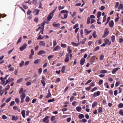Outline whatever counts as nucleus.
<instances>
[{"label":"nucleus","instance_id":"obj_1","mask_svg":"<svg viewBox=\"0 0 123 123\" xmlns=\"http://www.w3.org/2000/svg\"><path fill=\"white\" fill-rule=\"evenodd\" d=\"M41 25L40 27H39L36 30L37 31H38L39 30L41 29L40 31L39 34H40L41 32V34H43V30L44 28V25H45V23H42L41 24Z\"/></svg>","mask_w":123,"mask_h":123},{"label":"nucleus","instance_id":"obj_2","mask_svg":"<svg viewBox=\"0 0 123 123\" xmlns=\"http://www.w3.org/2000/svg\"><path fill=\"white\" fill-rule=\"evenodd\" d=\"M49 117L46 116L43 119V122L44 123H49Z\"/></svg>","mask_w":123,"mask_h":123},{"label":"nucleus","instance_id":"obj_3","mask_svg":"<svg viewBox=\"0 0 123 123\" xmlns=\"http://www.w3.org/2000/svg\"><path fill=\"white\" fill-rule=\"evenodd\" d=\"M27 44L26 43H24L23 45L21 46L20 48V50L21 51H23L25 49L27 46Z\"/></svg>","mask_w":123,"mask_h":123},{"label":"nucleus","instance_id":"obj_4","mask_svg":"<svg viewBox=\"0 0 123 123\" xmlns=\"http://www.w3.org/2000/svg\"><path fill=\"white\" fill-rule=\"evenodd\" d=\"M54 14L50 12L49 14V15L47 18V20L50 21L52 18Z\"/></svg>","mask_w":123,"mask_h":123},{"label":"nucleus","instance_id":"obj_5","mask_svg":"<svg viewBox=\"0 0 123 123\" xmlns=\"http://www.w3.org/2000/svg\"><path fill=\"white\" fill-rule=\"evenodd\" d=\"M100 94V92L99 91H98L96 92H95L93 94V97H95L96 96H98Z\"/></svg>","mask_w":123,"mask_h":123},{"label":"nucleus","instance_id":"obj_6","mask_svg":"<svg viewBox=\"0 0 123 123\" xmlns=\"http://www.w3.org/2000/svg\"><path fill=\"white\" fill-rule=\"evenodd\" d=\"M105 43L106 44H108V45H110L111 43V41H109L108 39H106L105 40Z\"/></svg>","mask_w":123,"mask_h":123},{"label":"nucleus","instance_id":"obj_7","mask_svg":"<svg viewBox=\"0 0 123 123\" xmlns=\"http://www.w3.org/2000/svg\"><path fill=\"white\" fill-rule=\"evenodd\" d=\"M109 26L111 28L114 25V22L113 20H111L109 23Z\"/></svg>","mask_w":123,"mask_h":123},{"label":"nucleus","instance_id":"obj_8","mask_svg":"<svg viewBox=\"0 0 123 123\" xmlns=\"http://www.w3.org/2000/svg\"><path fill=\"white\" fill-rule=\"evenodd\" d=\"M56 23L55 22L53 24V26L55 28L58 27V28H59L60 24L59 23H57V24H55Z\"/></svg>","mask_w":123,"mask_h":123},{"label":"nucleus","instance_id":"obj_9","mask_svg":"<svg viewBox=\"0 0 123 123\" xmlns=\"http://www.w3.org/2000/svg\"><path fill=\"white\" fill-rule=\"evenodd\" d=\"M45 43L44 42V41H41L39 43V45L40 46H44L45 45Z\"/></svg>","mask_w":123,"mask_h":123},{"label":"nucleus","instance_id":"obj_10","mask_svg":"<svg viewBox=\"0 0 123 123\" xmlns=\"http://www.w3.org/2000/svg\"><path fill=\"white\" fill-rule=\"evenodd\" d=\"M46 52L43 50H41L39 51L38 53L37 54L38 55H41L45 54Z\"/></svg>","mask_w":123,"mask_h":123},{"label":"nucleus","instance_id":"obj_11","mask_svg":"<svg viewBox=\"0 0 123 123\" xmlns=\"http://www.w3.org/2000/svg\"><path fill=\"white\" fill-rule=\"evenodd\" d=\"M85 61V58H82L80 60V64L81 65H83Z\"/></svg>","mask_w":123,"mask_h":123},{"label":"nucleus","instance_id":"obj_12","mask_svg":"<svg viewBox=\"0 0 123 123\" xmlns=\"http://www.w3.org/2000/svg\"><path fill=\"white\" fill-rule=\"evenodd\" d=\"M12 119L13 121H16L18 119V117L17 116H15L13 115L12 116Z\"/></svg>","mask_w":123,"mask_h":123},{"label":"nucleus","instance_id":"obj_13","mask_svg":"<svg viewBox=\"0 0 123 123\" xmlns=\"http://www.w3.org/2000/svg\"><path fill=\"white\" fill-rule=\"evenodd\" d=\"M120 68H114L112 70V73L113 74H114L117 71V70L120 69Z\"/></svg>","mask_w":123,"mask_h":123},{"label":"nucleus","instance_id":"obj_14","mask_svg":"<svg viewBox=\"0 0 123 123\" xmlns=\"http://www.w3.org/2000/svg\"><path fill=\"white\" fill-rule=\"evenodd\" d=\"M92 31V30L88 31V30L86 29H85L84 30V31L86 33V35H87L90 33Z\"/></svg>","mask_w":123,"mask_h":123},{"label":"nucleus","instance_id":"obj_15","mask_svg":"<svg viewBox=\"0 0 123 123\" xmlns=\"http://www.w3.org/2000/svg\"><path fill=\"white\" fill-rule=\"evenodd\" d=\"M40 12V10L38 9H35L34 10V11H33V13L35 12H36V13H35V15H37Z\"/></svg>","mask_w":123,"mask_h":123},{"label":"nucleus","instance_id":"obj_16","mask_svg":"<svg viewBox=\"0 0 123 123\" xmlns=\"http://www.w3.org/2000/svg\"><path fill=\"white\" fill-rule=\"evenodd\" d=\"M0 79L2 82L1 84L2 85H4L6 83L5 80L4 79L3 80V77H0Z\"/></svg>","mask_w":123,"mask_h":123},{"label":"nucleus","instance_id":"obj_17","mask_svg":"<svg viewBox=\"0 0 123 123\" xmlns=\"http://www.w3.org/2000/svg\"><path fill=\"white\" fill-rule=\"evenodd\" d=\"M108 28H106L105 30L104 34L107 35L109 33V31H108Z\"/></svg>","mask_w":123,"mask_h":123},{"label":"nucleus","instance_id":"obj_18","mask_svg":"<svg viewBox=\"0 0 123 123\" xmlns=\"http://www.w3.org/2000/svg\"><path fill=\"white\" fill-rule=\"evenodd\" d=\"M84 115L83 114H80L79 115L78 117L79 119H81L84 117Z\"/></svg>","mask_w":123,"mask_h":123},{"label":"nucleus","instance_id":"obj_19","mask_svg":"<svg viewBox=\"0 0 123 123\" xmlns=\"http://www.w3.org/2000/svg\"><path fill=\"white\" fill-rule=\"evenodd\" d=\"M21 114L22 115L23 117L24 118L25 117V110H23L21 112Z\"/></svg>","mask_w":123,"mask_h":123},{"label":"nucleus","instance_id":"obj_20","mask_svg":"<svg viewBox=\"0 0 123 123\" xmlns=\"http://www.w3.org/2000/svg\"><path fill=\"white\" fill-rule=\"evenodd\" d=\"M20 97L21 98V99H24L25 97V93H22L21 94Z\"/></svg>","mask_w":123,"mask_h":123},{"label":"nucleus","instance_id":"obj_21","mask_svg":"<svg viewBox=\"0 0 123 123\" xmlns=\"http://www.w3.org/2000/svg\"><path fill=\"white\" fill-rule=\"evenodd\" d=\"M60 46L57 45L56 47H55L54 49H53V50L54 51H55L57 50H58L60 49Z\"/></svg>","mask_w":123,"mask_h":123},{"label":"nucleus","instance_id":"obj_22","mask_svg":"<svg viewBox=\"0 0 123 123\" xmlns=\"http://www.w3.org/2000/svg\"><path fill=\"white\" fill-rule=\"evenodd\" d=\"M76 109L78 112L82 110V108L81 107L77 106L76 108Z\"/></svg>","mask_w":123,"mask_h":123},{"label":"nucleus","instance_id":"obj_23","mask_svg":"<svg viewBox=\"0 0 123 123\" xmlns=\"http://www.w3.org/2000/svg\"><path fill=\"white\" fill-rule=\"evenodd\" d=\"M24 61H22L20 63L19 66L20 67H22L24 65Z\"/></svg>","mask_w":123,"mask_h":123},{"label":"nucleus","instance_id":"obj_24","mask_svg":"<svg viewBox=\"0 0 123 123\" xmlns=\"http://www.w3.org/2000/svg\"><path fill=\"white\" fill-rule=\"evenodd\" d=\"M23 78H21L18 79L17 81V83H19L20 82L22 81L23 80Z\"/></svg>","mask_w":123,"mask_h":123},{"label":"nucleus","instance_id":"obj_25","mask_svg":"<svg viewBox=\"0 0 123 123\" xmlns=\"http://www.w3.org/2000/svg\"><path fill=\"white\" fill-rule=\"evenodd\" d=\"M65 68L66 66L64 65L62 67L61 71L63 73H64Z\"/></svg>","mask_w":123,"mask_h":123},{"label":"nucleus","instance_id":"obj_26","mask_svg":"<svg viewBox=\"0 0 123 123\" xmlns=\"http://www.w3.org/2000/svg\"><path fill=\"white\" fill-rule=\"evenodd\" d=\"M71 44L74 46H77L79 45V43H76L74 42H72L71 43Z\"/></svg>","mask_w":123,"mask_h":123},{"label":"nucleus","instance_id":"obj_27","mask_svg":"<svg viewBox=\"0 0 123 123\" xmlns=\"http://www.w3.org/2000/svg\"><path fill=\"white\" fill-rule=\"evenodd\" d=\"M92 36L93 37L95 38L97 37V35H96V32L95 31H94L93 33L92 34Z\"/></svg>","mask_w":123,"mask_h":123},{"label":"nucleus","instance_id":"obj_28","mask_svg":"<svg viewBox=\"0 0 123 123\" xmlns=\"http://www.w3.org/2000/svg\"><path fill=\"white\" fill-rule=\"evenodd\" d=\"M101 15V12L100 11L98 12L97 14V17L98 18H99Z\"/></svg>","mask_w":123,"mask_h":123},{"label":"nucleus","instance_id":"obj_29","mask_svg":"<svg viewBox=\"0 0 123 123\" xmlns=\"http://www.w3.org/2000/svg\"><path fill=\"white\" fill-rule=\"evenodd\" d=\"M10 81V78H9L8 80H6V83L4 85V86H5L7 83L9 82Z\"/></svg>","mask_w":123,"mask_h":123},{"label":"nucleus","instance_id":"obj_30","mask_svg":"<svg viewBox=\"0 0 123 123\" xmlns=\"http://www.w3.org/2000/svg\"><path fill=\"white\" fill-rule=\"evenodd\" d=\"M40 61V59H37L34 61V63L35 64H37Z\"/></svg>","mask_w":123,"mask_h":123},{"label":"nucleus","instance_id":"obj_31","mask_svg":"<svg viewBox=\"0 0 123 123\" xmlns=\"http://www.w3.org/2000/svg\"><path fill=\"white\" fill-rule=\"evenodd\" d=\"M99 46H97L95 47L93 50L94 52L96 51L97 50H99Z\"/></svg>","mask_w":123,"mask_h":123},{"label":"nucleus","instance_id":"obj_32","mask_svg":"<svg viewBox=\"0 0 123 123\" xmlns=\"http://www.w3.org/2000/svg\"><path fill=\"white\" fill-rule=\"evenodd\" d=\"M111 39L112 41L113 42H114L115 40V37L114 36H112L111 37Z\"/></svg>","mask_w":123,"mask_h":123},{"label":"nucleus","instance_id":"obj_33","mask_svg":"<svg viewBox=\"0 0 123 123\" xmlns=\"http://www.w3.org/2000/svg\"><path fill=\"white\" fill-rule=\"evenodd\" d=\"M68 15V14L67 13H66L65 14H64V18L63 17H61V18L62 19H65L67 18Z\"/></svg>","mask_w":123,"mask_h":123},{"label":"nucleus","instance_id":"obj_34","mask_svg":"<svg viewBox=\"0 0 123 123\" xmlns=\"http://www.w3.org/2000/svg\"><path fill=\"white\" fill-rule=\"evenodd\" d=\"M68 11L66 10H63L61 12V13H68Z\"/></svg>","mask_w":123,"mask_h":123},{"label":"nucleus","instance_id":"obj_35","mask_svg":"<svg viewBox=\"0 0 123 123\" xmlns=\"http://www.w3.org/2000/svg\"><path fill=\"white\" fill-rule=\"evenodd\" d=\"M31 84V80H30L29 81H28L26 83V85L27 86H29Z\"/></svg>","mask_w":123,"mask_h":123},{"label":"nucleus","instance_id":"obj_36","mask_svg":"<svg viewBox=\"0 0 123 123\" xmlns=\"http://www.w3.org/2000/svg\"><path fill=\"white\" fill-rule=\"evenodd\" d=\"M107 72V71L105 70H103L101 71L100 73L101 74H105Z\"/></svg>","mask_w":123,"mask_h":123},{"label":"nucleus","instance_id":"obj_37","mask_svg":"<svg viewBox=\"0 0 123 123\" xmlns=\"http://www.w3.org/2000/svg\"><path fill=\"white\" fill-rule=\"evenodd\" d=\"M69 60V57H66V58L64 60L65 62H68Z\"/></svg>","mask_w":123,"mask_h":123},{"label":"nucleus","instance_id":"obj_38","mask_svg":"<svg viewBox=\"0 0 123 123\" xmlns=\"http://www.w3.org/2000/svg\"><path fill=\"white\" fill-rule=\"evenodd\" d=\"M51 93L50 92H49V93L46 96V97L47 98H48L49 97H51Z\"/></svg>","mask_w":123,"mask_h":123},{"label":"nucleus","instance_id":"obj_39","mask_svg":"<svg viewBox=\"0 0 123 123\" xmlns=\"http://www.w3.org/2000/svg\"><path fill=\"white\" fill-rule=\"evenodd\" d=\"M104 58V56L102 54L100 56L99 59L100 60H102Z\"/></svg>","mask_w":123,"mask_h":123},{"label":"nucleus","instance_id":"obj_40","mask_svg":"<svg viewBox=\"0 0 123 123\" xmlns=\"http://www.w3.org/2000/svg\"><path fill=\"white\" fill-rule=\"evenodd\" d=\"M80 35L81 37H82L83 38H84V37L83 36V30L82 29H81L80 31Z\"/></svg>","mask_w":123,"mask_h":123},{"label":"nucleus","instance_id":"obj_41","mask_svg":"<svg viewBox=\"0 0 123 123\" xmlns=\"http://www.w3.org/2000/svg\"><path fill=\"white\" fill-rule=\"evenodd\" d=\"M90 18L89 17H88L87 21V24H89L90 23Z\"/></svg>","mask_w":123,"mask_h":123},{"label":"nucleus","instance_id":"obj_42","mask_svg":"<svg viewBox=\"0 0 123 123\" xmlns=\"http://www.w3.org/2000/svg\"><path fill=\"white\" fill-rule=\"evenodd\" d=\"M110 17H108L107 19V22H106V23H105V25H106L108 23L109 21L110 20Z\"/></svg>","mask_w":123,"mask_h":123},{"label":"nucleus","instance_id":"obj_43","mask_svg":"<svg viewBox=\"0 0 123 123\" xmlns=\"http://www.w3.org/2000/svg\"><path fill=\"white\" fill-rule=\"evenodd\" d=\"M22 39V37H20V38L18 39L17 42V44H18L21 41V40Z\"/></svg>","mask_w":123,"mask_h":123},{"label":"nucleus","instance_id":"obj_44","mask_svg":"<svg viewBox=\"0 0 123 123\" xmlns=\"http://www.w3.org/2000/svg\"><path fill=\"white\" fill-rule=\"evenodd\" d=\"M118 106L120 108H122L123 107V104L122 103H120L119 104Z\"/></svg>","mask_w":123,"mask_h":123},{"label":"nucleus","instance_id":"obj_45","mask_svg":"<svg viewBox=\"0 0 123 123\" xmlns=\"http://www.w3.org/2000/svg\"><path fill=\"white\" fill-rule=\"evenodd\" d=\"M97 104V102H94L92 105V107L93 108L96 106Z\"/></svg>","mask_w":123,"mask_h":123},{"label":"nucleus","instance_id":"obj_46","mask_svg":"<svg viewBox=\"0 0 123 123\" xmlns=\"http://www.w3.org/2000/svg\"><path fill=\"white\" fill-rule=\"evenodd\" d=\"M53 47H55V46H56L57 44V43L56 42V40H55L53 41Z\"/></svg>","mask_w":123,"mask_h":123},{"label":"nucleus","instance_id":"obj_47","mask_svg":"<svg viewBox=\"0 0 123 123\" xmlns=\"http://www.w3.org/2000/svg\"><path fill=\"white\" fill-rule=\"evenodd\" d=\"M26 101V102H28L30 101V98L29 97L27 96L26 97L25 99Z\"/></svg>","mask_w":123,"mask_h":123},{"label":"nucleus","instance_id":"obj_48","mask_svg":"<svg viewBox=\"0 0 123 123\" xmlns=\"http://www.w3.org/2000/svg\"><path fill=\"white\" fill-rule=\"evenodd\" d=\"M102 109L101 107H99L98 108V111L99 112L101 113L102 112Z\"/></svg>","mask_w":123,"mask_h":123},{"label":"nucleus","instance_id":"obj_49","mask_svg":"<svg viewBox=\"0 0 123 123\" xmlns=\"http://www.w3.org/2000/svg\"><path fill=\"white\" fill-rule=\"evenodd\" d=\"M61 46L63 48H66V45L65 44L61 43Z\"/></svg>","mask_w":123,"mask_h":123},{"label":"nucleus","instance_id":"obj_50","mask_svg":"<svg viewBox=\"0 0 123 123\" xmlns=\"http://www.w3.org/2000/svg\"><path fill=\"white\" fill-rule=\"evenodd\" d=\"M81 121L83 123H86L87 121V120L85 119H83L82 120H80V122H81Z\"/></svg>","mask_w":123,"mask_h":123},{"label":"nucleus","instance_id":"obj_51","mask_svg":"<svg viewBox=\"0 0 123 123\" xmlns=\"http://www.w3.org/2000/svg\"><path fill=\"white\" fill-rule=\"evenodd\" d=\"M60 81V79L59 78H57L56 80L55 81V83L58 82Z\"/></svg>","mask_w":123,"mask_h":123},{"label":"nucleus","instance_id":"obj_52","mask_svg":"<svg viewBox=\"0 0 123 123\" xmlns=\"http://www.w3.org/2000/svg\"><path fill=\"white\" fill-rule=\"evenodd\" d=\"M30 63V61H27L25 62V65L26 66H27Z\"/></svg>","mask_w":123,"mask_h":123},{"label":"nucleus","instance_id":"obj_53","mask_svg":"<svg viewBox=\"0 0 123 123\" xmlns=\"http://www.w3.org/2000/svg\"><path fill=\"white\" fill-rule=\"evenodd\" d=\"M41 82L42 83V84H43L44 86H45V85L46 83L45 82V81L44 80H41Z\"/></svg>","mask_w":123,"mask_h":123},{"label":"nucleus","instance_id":"obj_54","mask_svg":"<svg viewBox=\"0 0 123 123\" xmlns=\"http://www.w3.org/2000/svg\"><path fill=\"white\" fill-rule=\"evenodd\" d=\"M42 72V69L41 68H39L38 70V72L40 74H41Z\"/></svg>","mask_w":123,"mask_h":123},{"label":"nucleus","instance_id":"obj_55","mask_svg":"<svg viewBox=\"0 0 123 123\" xmlns=\"http://www.w3.org/2000/svg\"><path fill=\"white\" fill-rule=\"evenodd\" d=\"M37 3V0H32V3L35 5H36Z\"/></svg>","mask_w":123,"mask_h":123},{"label":"nucleus","instance_id":"obj_56","mask_svg":"<svg viewBox=\"0 0 123 123\" xmlns=\"http://www.w3.org/2000/svg\"><path fill=\"white\" fill-rule=\"evenodd\" d=\"M15 101L16 102L17 104L19 102V100L18 98H16L15 99Z\"/></svg>","mask_w":123,"mask_h":123},{"label":"nucleus","instance_id":"obj_57","mask_svg":"<svg viewBox=\"0 0 123 123\" xmlns=\"http://www.w3.org/2000/svg\"><path fill=\"white\" fill-rule=\"evenodd\" d=\"M119 113L120 115L123 116V111L122 110H120L119 111Z\"/></svg>","mask_w":123,"mask_h":123},{"label":"nucleus","instance_id":"obj_58","mask_svg":"<svg viewBox=\"0 0 123 123\" xmlns=\"http://www.w3.org/2000/svg\"><path fill=\"white\" fill-rule=\"evenodd\" d=\"M120 82L119 81H118L116 83V84H115V86L116 87H117L118 86L119 84H120Z\"/></svg>","mask_w":123,"mask_h":123},{"label":"nucleus","instance_id":"obj_59","mask_svg":"<svg viewBox=\"0 0 123 123\" xmlns=\"http://www.w3.org/2000/svg\"><path fill=\"white\" fill-rule=\"evenodd\" d=\"M11 99V98L10 97L8 98L6 100V103H8L9 102V101Z\"/></svg>","mask_w":123,"mask_h":123},{"label":"nucleus","instance_id":"obj_60","mask_svg":"<svg viewBox=\"0 0 123 123\" xmlns=\"http://www.w3.org/2000/svg\"><path fill=\"white\" fill-rule=\"evenodd\" d=\"M106 20V15H105L103 18V22H105Z\"/></svg>","mask_w":123,"mask_h":123},{"label":"nucleus","instance_id":"obj_61","mask_svg":"<svg viewBox=\"0 0 123 123\" xmlns=\"http://www.w3.org/2000/svg\"><path fill=\"white\" fill-rule=\"evenodd\" d=\"M55 100L54 98H53L52 99H49L48 100V102H53Z\"/></svg>","mask_w":123,"mask_h":123},{"label":"nucleus","instance_id":"obj_62","mask_svg":"<svg viewBox=\"0 0 123 123\" xmlns=\"http://www.w3.org/2000/svg\"><path fill=\"white\" fill-rule=\"evenodd\" d=\"M119 8H120L121 9H123V5L121 4H120L119 6L118 7Z\"/></svg>","mask_w":123,"mask_h":123},{"label":"nucleus","instance_id":"obj_63","mask_svg":"<svg viewBox=\"0 0 123 123\" xmlns=\"http://www.w3.org/2000/svg\"><path fill=\"white\" fill-rule=\"evenodd\" d=\"M53 56H54L53 55H50L48 57V59L49 60L50 59L52 58Z\"/></svg>","mask_w":123,"mask_h":123},{"label":"nucleus","instance_id":"obj_64","mask_svg":"<svg viewBox=\"0 0 123 123\" xmlns=\"http://www.w3.org/2000/svg\"><path fill=\"white\" fill-rule=\"evenodd\" d=\"M79 26V25L78 24H76L73 27V28L74 29L76 28Z\"/></svg>","mask_w":123,"mask_h":123}]
</instances>
